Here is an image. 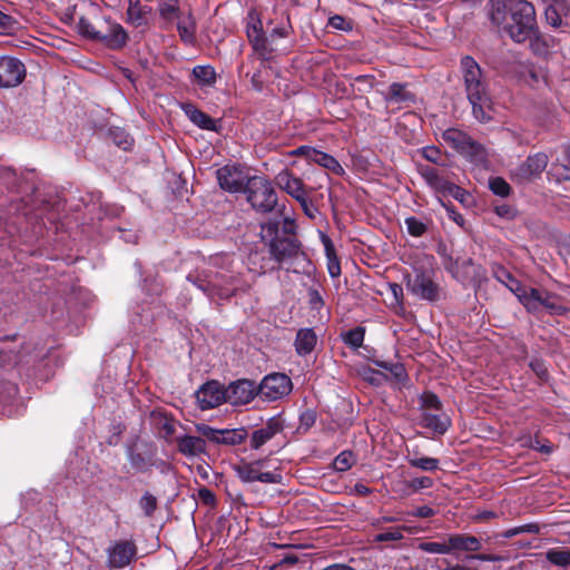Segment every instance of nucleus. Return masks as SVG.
<instances>
[{
	"label": "nucleus",
	"mask_w": 570,
	"mask_h": 570,
	"mask_svg": "<svg viewBox=\"0 0 570 570\" xmlns=\"http://www.w3.org/2000/svg\"><path fill=\"white\" fill-rule=\"evenodd\" d=\"M449 554L459 557L461 553L473 554L481 551V539L470 533L448 534Z\"/></svg>",
	"instance_id": "obj_20"
},
{
	"label": "nucleus",
	"mask_w": 570,
	"mask_h": 570,
	"mask_svg": "<svg viewBox=\"0 0 570 570\" xmlns=\"http://www.w3.org/2000/svg\"><path fill=\"white\" fill-rule=\"evenodd\" d=\"M352 86H354V83H357V91L358 92H363V94H366V92H370L375 83H376V78L374 75H360V76H356V77H353L352 78Z\"/></svg>",
	"instance_id": "obj_52"
},
{
	"label": "nucleus",
	"mask_w": 570,
	"mask_h": 570,
	"mask_svg": "<svg viewBox=\"0 0 570 570\" xmlns=\"http://www.w3.org/2000/svg\"><path fill=\"white\" fill-rule=\"evenodd\" d=\"M529 367L533 371L541 383L548 382L550 375L546 362L542 358L533 357L529 363Z\"/></svg>",
	"instance_id": "obj_53"
},
{
	"label": "nucleus",
	"mask_w": 570,
	"mask_h": 570,
	"mask_svg": "<svg viewBox=\"0 0 570 570\" xmlns=\"http://www.w3.org/2000/svg\"><path fill=\"white\" fill-rule=\"evenodd\" d=\"M216 178L222 189L229 193H244L247 176L236 166L226 165L216 170Z\"/></svg>",
	"instance_id": "obj_16"
},
{
	"label": "nucleus",
	"mask_w": 570,
	"mask_h": 570,
	"mask_svg": "<svg viewBox=\"0 0 570 570\" xmlns=\"http://www.w3.org/2000/svg\"><path fill=\"white\" fill-rule=\"evenodd\" d=\"M488 17L492 26L515 43H524L537 31V12L528 0H490Z\"/></svg>",
	"instance_id": "obj_2"
},
{
	"label": "nucleus",
	"mask_w": 570,
	"mask_h": 570,
	"mask_svg": "<svg viewBox=\"0 0 570 570\" xmlns=\"http://www.w3.org/2000/svg\"><path fill=\"white\" fill-rule=\"evenodd\" d=\"M107 29L101 31L99 42L110 50H121L129 41V35L126 29L118 22L107 18Z\"/></svg>",
	"instance_id": "obj_19"
},
{
	"label": "nucleus",
	"mask_w": 570,
	"mask_h": 570,
	"mask_svg": "<svg viewBox=\"0 0 570 570\" xmlns=\"http://www.w3.org/2000/svg\"><path fill=\"white\" fill-rule=\"evenodd\" d=\"M540 532V527L537 523H527L523 525L514 527L511 529H508L507 531L502 532L500 537L504 539H511L515 535L522 534V533H531V534H538Z\"/></svg>",
	"instance_id": "obj_51"
},
{
	"label": "nucleus",
	"mask_w": 570,
	"mask_h": 570,
	"mask_svg": "<svg viewBox=\"0 0 570 570\" xmlns=\"http://www.w3.org/2000/svg\"><path fill=\"white\" fill-rule=\"evenodd\" d=\"M409 487L413 491H419V490H422V489H429V488L433 487V480L430 476L414 478V479H412L410 481Z\"/></svg>",
	"instance_id": "obj_64"
},
{
	"label": "nucleus",
	"mask_w": 570,
	"mask_h": 570,
	"mask_svg": "<svg viewBox=\"0 0 570 570\" xmlns=\"http://www.w3.org/2000/svg\"><path fill=\"white\" fill-rule=\"evenodd\" d=\"M407 463L412 468L420 469L422 471H435L439 469L440 461L435 458L417 456V452L406 458Z\"/></svg>",
	"instance_id": "obj_36"
},
{
	"label": "nucleus",
	"mask_w": 570,
	"mask_h": 570,
	"mask_svg": "<svg viewBox=\"0 0 570 570\" xmlns=\"http://www.w3.org/2000/svg\"><path fill=\"white\" fill-rule=\"evenodd\" d=\"M110 138L115 145H117L122 150H129L132 146V138L120 128L110 129Z\"/></svg>",
	"instance_id": "obj_49"
},
{
	"label": "nucleus",
	"mask_w": 570,
	"mask_h": 570,
	"mask_svg": "<svg viewBox=\"0 0 570 570\" xmlns=\"http://www.w3.org/2000/svg\"><path fill=\"white\" fill-rule=\"evenodd\" d=\"M275 180L277 186L296 199L299 205H305L307 195L312 189H307L299 177L291 170L284 169L277 174Z\"/></svg>",
	"instance_id": "obj_17"
},
{
	"label": "nucleus",
	"mask_w": 570,
	"mask_h": 570,
	"mask_svg": "<svg viewBox=\"0 0 570 570\" xmlns=\"http://www.w3.org/2000/svg\"><path fill=\"white\" fill-rule=\"evenodd\" d=\"M215 282L220 284L223 287H228V288L238 287L237 293L246 292L248 288V286H244L240 284L238 276L232 275V274L227 275V274H222V273H215Z\"/></svg>",
	"instance_id": "obj_50"
},
{
	"label": "nucleus",
	"mask_w": 570,
	"mask_h": 570,
	"mask_svg": "<svg viewBox=\"0 0 570 570\" xmlns=\"http://www.w3.org/2000/svg\"><path fill=\"white\" fill-rule=\"evenodd\" d=\"M541 306L547 308L551 315H564L569 311L568 307L560 303V297L550 292H544Z\"/></svg>",
	"instance_id": "obj_39"
},
{
	"label": "nucleus",
	"mask_w": 570,
	"mask_h": 570,
	"mask_svg": "<svg viewBox=\"0 0 570 570\" xmlns=\"http://www.w3.org/2000/svg\"><path fill=\"white\" fill-rule=\"evenodd\" d=\"M317 343V336L313 328L305 327L299 328L296 333L294 346L295 351L299 356H306L311 354Z\"/></svg>",
	"instance_id": "obj_27"
},
{
	"label": "nucleus",
	"mask_w": 570,
	"mask_h": 570,
	"mask_svg": "<svg viewBox=\"0 0 570 570\" xmlns=\"http://www.w3.org/2000/svg\"><path fill=\"white\" fill-rule=\"evenodd\" d=\"M187 281L200 289L209 298L218 297L220 299H229L237 295L238 287H223L215 282V274H188Z\"/></svg>",
	"instance_id": "obj_10"
},
{
	"label": "nucleus",
	"mask_w": 570,
	"mask_h": 570,
	"mask_svg": "<svg viewBox=\"0 0 570 570\" xmlns=\"http://www.w3.org/2000/svg\"><path fill=\"white\" fill-rule=\"evenodd\" d=\"M494 213L504 219H514L518 216V210L514 206L509 204H501L494 206Z\"/></svg>",
	"instance_id": "obj_61"
},
{
	"label": "nucleus",
	"mask_w": 570,
	"mask_h": 570,
	"mask_svg": "<svg viewBox=\"0 0 570 570\" xmlns=\"http://www.w3.org/2000/svg\"><path fill=\"white\" fill-rule=\"evenodd\" d=\"M546 558L553 566L567 567L570 564V549H550Z\"/></svg>",
	"instance_id": "obj_46"
},
{
	"label": "nucleus",
	"mask_w": 570,
	"mask_h": 570,
	"mask_svg": "<svg viewBox=\"0 0 570 570\" xmlns=\"http://www.w3.org/2000/svg\"><path fill=\"white\" fill-rule=\"evenodd\" d=\"M421 154L424 159L433 164H440L442 154L440 148L435 146H425L422 148Z\"/></svg>",
	"instance_id": "obj_62"
},
{
	"label": "nucleus",
	"mask_w": 570,
	"mask_h": 570,
	"mask_svg": "<svg viewBox=\"0 0 570 570\" xmlns=\"http://www.w3.org/2000/svg\"><path fill=\"white\" fill-rule=\"evenodd\" d=\"M548 165V156L544 153H537L530 155L519 166L518 175L523 179H531L539 177Z\"/></svg>",
	"instance_id": "obj_25"
},
{
	"label": "nucleus",
	"mask_w": 570,
	"mask_h": 570,
	"mask_svg": "<svg viewBox=\"0 0 570 570\" xmlns=\"http://www.w3.org/2000/svg\"><path fill=\"white\" fill-rule=\"evenodd\" d=\"M193 76L197 80L198 83L203 86H213L216 82V71L214 67L207 66H196L193 68Z\"/></svg>",
	"instance_id": "obj_37"
},
{
	"label": "nucleus",
	"mask_w": 570,
	"mask_h": 570,
	"mask_svg": "<svg viewBox=\"0 0 570 570\" xmlns=\"http://www.w3.org/2000/svg\"><path fill=\"white\" fill-rule=\"evenodd\" d=\"M151 14V6L142 4L140 0H128L125 21L135 28H148Z\"/></svg>",
	"instance_id": "obj_22"
},
{
	"label": "nucleus",
	"mask_w": 570,
	"mask_h": 570,
	"mask_svg": "<svg viewBox=\"0 0 570 570\" xmlns=\"http://www.w3.org/2000/svg\"><path fill=\"white\" fill-rule=\"evenodd\" d=\"M419 550L426 552V553H434V554H449V542H448V535L444 538L443 541H424L420 542Z\"/></svg>",
	"instance_id": "obj_47"
},
{
	"label": "nucleus",
	"mask_w": 570,
	"mask_h": 570,
	"mask_svg": "<svg viewBox=\"0 0 570 570\" xmlns=\"http://www.w3.org/2000/svg\"><path fill=\"white\" fill-rule=\"evenodd\" d=\"M291 379L283 373L266 375L257 385L258 395L267 401H276L292 391Z\"/></svg>",
	"instance_id": "obj_9"
},
{
	"label": "nucleus",
	"mask_w": 570,
	"mask_h": 570,
	"mask_svg": "<svg viewBox=\"0 0 570 570\" xmlns=\"http://www.w3.org/2000/svg\"><path fill=\"white\" fill-rule=\"evenodd\" d=\"M356 462L354 453L350 450L342 451L333 461L334 470L345 472L350 470Z\"/></svg>",
	"instance_id": "obj_45"
},
{
	"label": "nucleus",
	"mask_w": 570,
	"mask_h": 570,
	"mask_svg": "<svg viewBox=\"0 0 570 570\" xmlns=\"http://www.w3.org/2000/svg\"><path fill=\"white\" fill-rule=\"evenodd\" d=\"M328 26L342 31H351L353 29V22L340 14L332 16L328 19Z\"/></svg>",
	"instance_id": "obj_58"
},
{
	"label": "nucleus",
	"mask_w": 570,
	"mask_h": 570,
	"mask_svg": "<svg viewBox=\"0 0 570 570\" xmlns=\"http://www.w3.org/2000/svg\"><path fill=\"white\" fill-rule=\"evenodd\" d=\"M185 115L188 119L204 130L220 132L222 130V120L214 119L203 110L198 109L194 104H184L181 106Z\"/></svg>",
	"instance_id": "obj_23"
},
{
	"label": "nucleus",
	"mask_w": 570,
	"mask_h": 570,
	"mask_svg": "<svg viewBox=\"0 0 570 570\" xmlns=\"http://www.w3.org/2000/svg\"><path fill=\"white\" fill-rule=\"evenodd\" d=\"M417 171L425 183L436 193L450 195L455 200L464 204L470 194L459 185L440 175L439 170L429 165H419Z\"/></svg>",
	"instance_id": "obj_6"
},
{
	"label": "nucleus",
	"mask_w": 570,
	"mask_h": 570,
	"mask_svg": "<svg viewBox=\"0 0 570 570\" xmlns=\"http://www.w3.org/2000/svg\"><path fill=\"white\" fill-rule=\"evenodd\" d=\"M442 138L452 149L458 154H461L470 138V135L458 128H448L443 131Z\"/></svg>",
	"instance_id": "obj_31"
},
{
	"label": "nucleus",
	"mask_w": 570,
	"mask_h": 570,
	"mask_svg": "<svg viewBox=\"0 0 570 570\" xmlns=\"http://www.w3.org/2000/svg\"><path fill=\"white\" fill-rule=\"evenodd\" d=\"M159 16L161 19L171 22L175 19L180 18V9L178 6V0H167L161 1L158 6Z\"/></svg>",
	"instance_id": "obj_41"
},
{
	"label": "nucleus",
	"mask_w": 570,
	"mask_h": 570,
	"mask_svg": "<svg viewBox=\"0 0 570 570\" xmlns=\"http://www.w3.org/2000/svg\"><path fill=\"white\" fill-rule=\"evenodd\" d=\"M421 425L433 433L444 435L452 425L451 417L443 411H424L421 415Z\"/></svg>",
	"instance_id": "obj_24"
},
{
	"label": "nucleus",
	"mask_w": 570,
	"mask_h": 570,
	"mask_svg": "<svg viewBox=\"0 0 570 570\" xmlns=\"http://www.w3.org/2000/svg\"><path fill=\"white\" fill-rule=\"evenodd\" d=\"M317 414L313 409H306L299 414L298 431L306 433L316 422Z\"/></svg>",
	"instance_id": "obj_54"
},
{
	"label": "nucleus",
	"mask_w": 570,
	"mask_h": 570,
	"mask_svg": "<svg viewBox=\"0 0 570 570\" xmlns=\"http://www.w3.org/2000/svg\"><path fill=\"white\" fill-rule=\"evenodd\" d=\"M244 194L246 195V200L257 213H271L276 209L278 205L274 186L268 179L262 176L247 178V187Z\"/></svg>",
	"instance_id": "obj_5"
},
{
	"label": "nucleus",
	"mask_w": 570,
	"mask_h": 570,
	"mask_svg": "<svg viewBox=\"0 0 570 570\" xmlns=\"http://www.w3.org/2000/svg\"><path fill=\"white\" fill-rule=\"evenodd\" d=\"M407 233L412 237H422L429 230L432 220L430 218H417L415 216H409L404 219Z\"/></svg>",
	"instance_id": "obj_33"
},
{
	"label": "nucleus",
	"mask_w": 570,
	"mask_h": 570,
	"mask_svg": "<svg viewBox=\"0 0 570 570\" xmlns=\"http://www.w3.org/2000/svg\"><path fill=\"white\" fill-rule=\"evenodd\" d=\"M544 20L547 24L551 26L554 29H558L562 26V18L554 6L550 4L544 10Z\"/></svg>",
	"instance_id": "obj_56"
},
{
	"label": "nucleus",
	"mask_w": 570,
	"mask_h": 570,
	"mask_svg": "<svg viewBox=\"0 0 570 570\" xmlns=\"http://www.w3.org/2000/svg\"><path fill=\"white\" fill-rule=\"evenodd\" d=\"M126 455L136 472L146 473L149 472L153 466L165 465V461L163 460H158L159 464H157L155 449L141 453L135 449V445H129L126 450Z\"/></svg>",
	"instance_id": "obj_21"
},
{
	"label": "nucleus",
	"mask_w": 570,
	"mask_h": 570,
	"mask_svg": "<svg viewBox=\"0 0 570 570\" xmlns=\"http://www.w3.org/2000/svg\"><path fill=\"white\" fill-rule=\"evenodd\" d=\"M530 50L534 56L546 57L549 55L550 50L547 47V42L543 37V32L540 31L539 26H537V31L531 35L528 39Z\"/></svg>",
	"instance_id": "obj_38"
},
{
	"label": "nucleus",
	"mask_w": 570,
	"mask_h": 570,
	"mask_svg": "<svg viewBox=\"0 0 570 570\" xmlns=\"http://www.w3.org/2000/svg\"><path fill=\"white\" fill-rule=\"evenodd\" d=\"M460 72L473 117L479 122H489L492 119V98L482 68L472 56H464L460 60Z\"/></svg>",
	"instance_id": "obj_3"
},
{
	"label": "nucleus",
	"mask_w": 570,
	"mask_h": 570,
	"mask_svg": "<svg viewBox=\"0 0 570 570\" xmlns=\"http://www.w3.org/2000/svg\"><path fill=\"white\" fill-rule=\"evenodd\" d=\"M460 155L470 161H481L485 158L487 153L484 147L470 136Z\"/></svg>",
	"instance_id": "obj_35"
},
{
	"label": "nucleus",
	"mask_w": 570,
	"mask_h": 570,
	"mask_svg": "<svg viewBox=\"0 0 570 570\" xmlns=\"http://www.w3.org/2000/svg\"><path fill=\"white\" fill-rule=\"evenodd\" d=\"M403 539V534L400 528L390 529L385 532L377 533L375 535V542H386V541H399Z\"/></svg>",
	"instance_id": "obj_59"
},
{
	"label": "nucleus",
	"mask_w": 570,
	"mask_h": 570,
	"mask_svg": "<svg viewBox=\"0 0 570 570\" xmlns=\"http://www.w3.org/2000/svg\"><path fill=\"white\" fill-rule=\"evenodd\" d=\"M196 21L191 12H188L187 17L178 20L177 31L180 40L187 45H194L196 42Z\"/></svg>",
	"instance_id": "obj_28"
},
{
	"label": "nucleus",
	"mask_w": 570,
	"mask_h": 570,
	"mask_svg": "<svg viewBox=\"0 0 570 570\" xmlns=\"http://www.w3.org/2000/svg\"><path fill=\"white\" fill-rule=\"evenodd\" d=\"M343 342L351 348L357 350L363 345L365 337V327L356 326L343 335Z\"/></svg>",
	"instance_id": "obj_42"
},
{
	"label": "nucleus",
	"mask_w": 570,
	"mask_h": 570,
	"mask_svg": "<svg viewBox=\"0 0 570 570\" xmlns=\"http://www.w3.org/2000/svg\"><path fill=\"white\" fill-rule=\"evenodd\" d=\"M265 460H256L253 462L242 461L235 464L233 470L244 483L262 482V483H279L282 475L274 472H261L259 466L263 465Z\"/></svg>",
	"instance_id": "obj_11"
},
{
	"label": "nucleus",
	"mask_w": 570,
	"mask_h": 570,
	"mask_svg": "<svg viewBox=\"0 0 570 570\" xmlns=\"http://www.w3.org/2000/svg\"><path fill=\"white\" fill-rule=\"evenodd\" d=\"M262 238L268 247V258H263L259 273L279 271L297 272L295 263H309L303 244L297 236V225L291 217L269 219L262 225Z\"/></svg>",
	"instance_id": "obj_1"
},
{
	"label": "nucleus",
	"mask_w": 570,
	"mask_h": 570,
	"mask_svg": "<svg viewBox=\"0 0 570 570\" xmlns=\"http://www.w3.org/2000/svg\"><path fill=\"white\" fill-rule=\"evenodd\" d=\"M138 507L141 510L144 517L153 518L158 509V499L149 491H145L138 500Z\"/></svg>",
	"instance_id": "obj_40"
},
{
	"label": "nucleus",
	"mask_w": 570,
	"mask_h": 570,
	"mask_svg": "<svg viewBox=\"0 0 570 570\" xmlns=\"http://www.w3.org/2000/svg\"><path fill=\"white\" fill-rule=\"evenodd\" d=\"M284 430V422L279 415L272 416L266 423L253 431L249 436V446L252 450H259L263 445L269 442L275 435L282 433Z\"/></svg>",
	"instance_id": "obj_18"
},
{
	"label": "nucleus",
	"mask_w": 570,
	"mask_h": 570,
	"mask_svg": "<svg viewBox=\"0 0 570 570\" xmlns=\"http://www.w3.org/2000/svg\"><path fill=\"white\" fill-rule=\"evenodd\" d=\"M106 554V566L108 569H122L136 561L138 548L134 539L115 540L107 547Z\"/></svg>",
	"instance_id": "obj_7"
},
{
	"label": "nucleus",
	"mask_w": 570,
	"mask_h": 570,
	"mask_svg": "<svg viewBox=\"0 0 570 570\" xmlns=\"http://www.w3.org/2000/svg\"><path fill=\"white\" fill-rule=\"evenodd\" d=\"M246 35L249 40H253L257 37L265 36V32L263 30V24L259 19H253L250 22H248L246 28Z\"/></svg>",
	"instance_id": "obj_60"
},
{
	"label": "nucleus",
	"mask_w": 570,
	"mask_h": 570,
	"mask_svg": "<svg viewBox=\"0 0 570 570\" xmlns=\"http://www.w3.org/2000/svg\"><path fill=\"white\" fill-rule=\"evenodd\" d=\"M196 431L209 442L218 445H239L248 438V432L245 428L219 430L200 423L196 424Z\"/></svg>",
	"instance_id": "obj_8"
},
{
	"label": "nucleus",
	"mask_w": 570,
	"mask_h": 570,
	"mask_svg": "<svg viewBox=\"0 0 570 570\" xmlns=\"http://www.w3.org/2000/svg\"><path fill=\"white\" fill-rule=\"evenodd\" d=\"M439 254L442 256L444 269L463 285L480 286L481 283L485 281L484 268L481 265L475 264L471 257H454L452 253L448 254L445 248L442 252L439 250Z\"/></svg>",
	"instance_id": "obj_4"
},
{
	"label": "nucleus",
	"mask_w": 570,
	"mask_h": 570,
	"mask_svg": "<svg viewBox=\"0 0 570 570\" xmlns=\"http://www.w3.org/2000/svg\"><path fill=\"white\" fill-rule=\"evenodd\" d=\"M226 387L227 403L234 406L250 403L258 395L257 384L248 379H239Z\"/></svg>",
	"instance_id": "obj_14"
},
{
	"label": "nucleus",
	"mask_w": 570,
	"mask_h": 570,
	"mask_svg": "<svg viewBox=\"0 0 570 570\" xmlns=\"http://www.w3.org/2000/svg\"><path fill=\"white\" fill-rule=\"evenodd\" d=\"M407 286L411 293L420 299L436 302L440 298V286L426 272L416 273Z\"/></svg>",
	"instance_id": "obj_15"
},
{
	"label": "nucleus",
	"mask_w": 570,
	"mask_h": 570,
	"mask_svg": "<svg viewBox=\"0 0 570 570\" xmlns=\"http://www.w3.org/2000/svg\"><path fill=\"white\" fill-rule=\"evenodd\" d=\"M460 155L470 161H481L485 158L487 153L484 147L470 136Z\"/></svg>",
	"instance_id": "obj_34"
},
{
	"label": "nucleus",
	"mask_w": 570,
	"mask_h": 570,
	"mask_svg": "<svg viewBox=\"0 0 570 570\" xmlns=\"http://www.w3.org/2000/svg\"><path fill=\"white\" fill-rule=\"evenodd\" d=\"M311 161L331 170L335 175L344 174V169L336 158L324 151L315 149Z\"/></svg>",
	"instance_id": "obj_32"
},
{
	"label": "nucleus",
	"mask_w": 570,
	"mask_h": 570,
	"mask_svg": "<svg viewBox=\"0 0 570 570\" xmlns=\"http://www.w3.org/2000/svg\"><path fill=\"white\" fill-rule=\"evenodd\" d=\"M489 188L495 196L502 198L509 197L512 193V188L509 183L500 176L491 177L489 179Z\"/></svg>",
	"instance_id": "obj_48"
},
{
	"label": "nucleus",
	"mask_w": 570,
	"mask_h": 570,
	"mask_svg": "<svg viewBox=\"0 0 570 570\" xmlns=\"http://www.w3.org/2000/svg\"><path fill=\"white\" fill-rule=\"evenodd\" d=\"M406 83L393 82L390 85L389 90L384 94V99L387 102H413L414 95L407 90Z\"/></svg>",
	"instance_id": "obj_29"
},
{
	"label": "nucleus",
	"mask_w": 570,
	"mask_h": 570,
	"mask_svg": "<svg viewBox=\"0 0 570 570\" xmlns=\"http://www.w3.org/2000/svg\"><path fill=\"white\" fill-rule=\"evenodd\" d=\"M322 242L325 249L327 259V271L331 277H338L341 275V263L336 255L335 246L327 235H322Z\"/></svg>",
	"instance_id": "obj_30"
},
{
	"label": "nucleus",
	"mask_w": 570,
	"mask_h": 570,
	"mask_svg": "<svg viewBox=\"0 0 570 570\" xmlns=\"http://www.w3.org/2000/svg\"><path fill=\"white\" fill-rule=\"evenodd\" d=\"M494 277L502 284H505L511 289L513 288L512 286H510V284H518V281L514 278V276L502 266L498 267V269L494 273Z\"/></svg>",
	"instance_id": "obj_63"
},
{
	"label": "nucleus",
	"mask_w": 570,
	"mask_h": 570,
	"mask_svg": "<svg viewBox=\"0 0 570 570\" xmlns=\"http://www.w3.org/2000/svg\"><path fill=\"white\" fill-rule=\"evenodd\" d=\"M178 452L186 456H197L206 452L204 436L184 435L176 439Z\"/></svg>",
	"instance_id": "obj_26"
},
{
	"label": "nucleus",
	"mask_w": 570,
	"mask_h": 570,
	"mask_svg": "<svg viewBox=\"0 0 570 570\" xmlns=\"http://www.w3.org/2000/svg\"><path fill=\"white\" fill-rule=\"evenodd\" d=\"M529 448L543 454H551L553 452V444L547 440L535 435L530 439Z\"/></svg>",
	"instance_id": "obj_55"
},
{
	"label": "nucleus",
	"mask_w": 570,
	"mask_h": 570,
	"mask_svg": "<svg viewBox=\"0 0 570 570\" xmlns=\"http://www.w3.org/2000/svg\"><path fill=\"white\" fill-rule=\"evenodd\" d=\"M77 30L81 37L99 42L101 30H97L88 18H79V21L77 23Z\"/></svg>",
	"instance_id": "obj_44"
},
{
	"label": "nucleus",
	"mask_w": 570,
	"mask_h": 570,
	"mask_svg": "<svg viewBox=\"0 0 570 570\" xmlns=\"http://www.w3.org/2000/svg\"><path fill=\"white\" fill-rule=\"evenodd\" d=\"M420 407L422 412H434L443 410V404L440 397L434 392L424 391L420 396Z\"/></svg>",
	"instance_id": "obj_43"
},
{
	"label": "nucleus",
	"mask_w": 570,
	"mask_h": 570,
	"mask_svg": "<svg viewBox=\"0 0 570 570\" xmlns=\"http://www.w3.org/2000/svg\"><path fill=\"white\" fill-rule=\"evenodd\" d=\"M195 396L202 410L214 409L227 403L226 387L215 380L204 383L196 391Z\"/></svg>",
	"instance_id": "obj_13"
},
{
	"label": "nucleus",
	"mask_w": 570,
	"mask_h": 570,
	"mask_svg": "<svg viewBox=\"0 0 570 570\" xmlns=\"http://www.w3.org/2000/svg\"><path fill=\"white\" fill-rule=\"evenodd\" d=\"M249 43L252 45L254 51L261 56L262 60L265 61L268 59L271 50H268L267 38L265 36L249 40Z\"/></svg>",
	"instance_id": "obj_57"
},
{
	"label": "nucleus",
	"mask_w": 570,
	"mask_h": 570,
	"mask_svg": "<svg viewBox=\"0 0 570 570\" xmlns=\"http://www.w3.org/2000/svg\"><path fill=\"white\" fill-rule=\"evenodd\" d=\"M26 67L11 56H0V88H14L26 78Z\"/></svg>",
	"instance_id": "obj_12"
}]
</instances>
